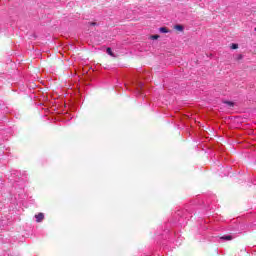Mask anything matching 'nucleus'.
Listing matches in <instances>:
<instances>
[{
	"instance_id": "9d476101",
	"label": "nucleus",
	"mask_w": 256,
	"mask_h": 256,
	"mask_svg": "<svg viewBox=\"0 0 256 256\" xmlns=\"http://www.w3.org/2000/svg\"><path fill=\"white\" fill-rule=\"evenodd\" d=\"M89 25L95 26V25H97V23H95V22H90Z\"/></svg>"
},
{
	"instance_id": "f03ea898",
	"label": "nucleus",
	"mask_w": 256,
	"mask_h": 256,
	"mask_svg": "<svg viewBox=\"0 0 256 256\" xmlns=\"http://www.w3.org/2000/svg\"><path fill=\"white\" fill-rule=\"evenodd\" d=\"M174 29L176 31H179L180 33H183V31L185 30V27H183V25H181V24H177L174 26Z\"/></svg>"
},
{
	"instance_id": "39448f33",
	"label": "nucleus",
	"mask_w": 256,
	"mask_h": 256,
	"mask_svg": "<svg viewBox=\"0 0 256 256\" xmlns=\"http://www.w3.org/2000/svg\"><path fill=\"white\" fill-rule=\"evenodd\" d=\"M160 33H169V29H167V27H161Z\"/></svg>"
},
{
	"instance_id": "1a4fd4ad",
	"label": "nucleus",
	"mask_w": 256,
	"mask_h": 256,
	"mask_svg": "<svg viewBox=\"0 0 256 256\" xmlns=\"http://www.w3.org/2000/svg\"><path fill=\"white\" fill-rule=\"evenodd\" d=\"M159 38V35H152L151 36V39H153V40H157Z\"/></svg>"
},
{
	"instance_id": "f257e3e1",
	"label": "nucleus",
	"mask_w": 256,
	"mask_h": 256,
	"mask_svg": "<svg viewBox=\"0 0 256 256\" xmlns=\"http://www.w3.org/2000/svg\"><path fill=\"white\" fill-rule=\"evenodd\" d=\"M35 219H36L37 223H41V221H43V219H45V214L40 212L35 215Z\"/></svg>"
},
{
	"instance_id": "0eeeda50",
	"label": "nucleus",
	"mask_w": 256,
	"mask_h": 256,
	"mask_svg": "<svg viewBox=\"0 0 256 256\" xmlns=\"http://www.w3.org/2000/svg\"><path fill=\"white\" fill-rule=\"evenodd\" d=\"M243 59V54H238L236 57V61H241Z\"/></svg>"
},
{
	"instance_id": "20e7f679",
	"label": "nucleus",
	"mask_w": 256,
	"mask_h": 256,
	"mask_svg": "<svg viewBox=\"0 0 256 256\" xmlns=\"http://www.w3.org/2000/svg\"><path fill=\"white\" fill-rule=\"evenodd\" d=\"M106 53L110 55V57H115V54L113 53V50H111V48H107Z\"/></svg>"
},
{
	"instance_id": "423d86ee",
	"label": "nucleus",
	"mask_w": 256,
	"mask_h": 256,
	"mask_svg": "<svg viewBox=\"0 0 256 256\" xmlns=\"http://www.w3.org/2000/svg\"><path fill=\"white\" fill-rule=\"evenodd\" d=\"M224 103L229 107H235V103H233L232 101H225Z\"/></svg>"
},
{
	"instance_id": "6e6552de",
	"label": "nucleus",
	"mask_w": 256,
	"mask_h": 256,
	"mask_svg": "<svg viewBox=\"0 0 256 256\" xmlns=\"http://www.w3.org/2000/svg\"><path fill=\"white\" fill-rule=\"evenodd\" d=\"M231 49H239V45L238 44H232Z\"/></svg>"
},
{
	"instance_id": "7ed1b4c3",
	"label": "nucleus",
	"mask_w": 256,
	"mask_h": 256,
	"mask_svg": "<svg viewBox=\"0 0 256 256\" xmlns=\"http://www.w3.org/2000/svg\"><path fill=\"white\" fill-rule=\"evenodd\" d=\"M220 239H223L224 241H231L233 239V236L227 235V236H222Z\"/></svg>"
}]
</instances>
